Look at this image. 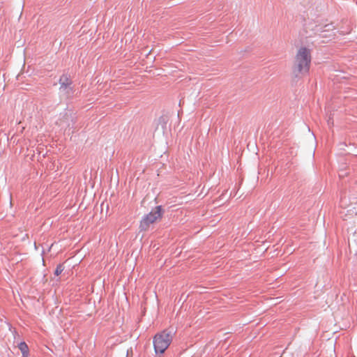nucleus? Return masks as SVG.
<instances>
[{"label":"nucleus","mask_w":357,"mask_h":357,"mask_svg":"<svg viewBox=\"0 0 357 357\" xmlns=\"http://www.w3.org/2000/svg\"><path fill=\"white\" fill-rule=\"evenodd\" d=\"M63 271V266L61 264H59L56 266L54 274L56 275H59Z\"/></svg>","instance_id":"6"},{"label":"nucleus","mask_w":357,"mask_h":357,"mask_svg":"<svg viewBox=\"0 0 357 357\" xmlns=\"http://www.w3.org/2000/svg\"><path fill=\"white\" fill-rule=\"evenodd\" d=\"M19 349L21 351L23 357H28L29 356V347L26 342H22L18 345Z\"/></svg>","instance_id":"4"},{"label":"nucleus","mask_w":357,"mask_h":357,"mask_svg":"<svg viewBox=\"0 0 357 357\" xmlns=\"http://www.w3.org/2000/svg\"><path fill=\"white\" fill-rule=\"evenodd\" d=\"M172 340L169 333L162 331L156 334L153 338V346L156 353L163 354Z\"/></svg>","instance_id":"2"},{"label":"nucleus","mask_w":357,"mask_h":357,"mask_svg":"<svg viewBox=\"0 0 357 357\" xmlns=\"http://www.w3.org/2000/svg\"><path fill=\"white\" fill-rule=\"evenodd\" d=\"M162 218V211L160 206L153 208L147 214L140 222L139 229L141 231H146L150 225L160 220Z\"/></svg>","instance_id":"3"},{"label":"nucleus","mask_w":357,"mask_h":357,"mask_svg":"<svg viewBox=\"0 0 357 357\" xmlns=\"http://www.w3.org/2000/svg\"><path fill=\"white\" fill-rule=\"evenodd\" d=\"M311 59L310 49L305 46L298 47L293 61L292 75L298 78L307 73L310 67Z\"/></svg>","instance_id":"1"},{"label":"nucleus","mask_w":357,"mask_h":357,"mask_svg":"<svg viewBox=\"0 0 357 357\" xmlns=\"http://www.w3.org/2000/svg\"><path fill=\"white\" fill-rule=\"evenodd\" d=\"M335 30V26L333 24H325L322 28L321 31L325 32V31H331Z\"/></svg>","instance_id":"5"}]
</instances>
